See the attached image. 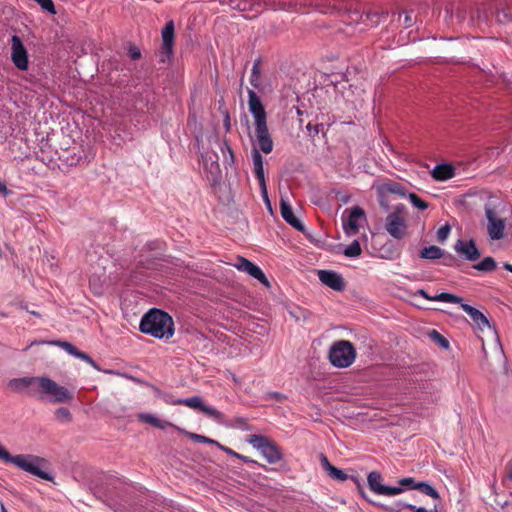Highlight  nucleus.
Returning <instances> with one entry per match:
<instances>
[{
    "instance_id": "nucleus-1",
    "label": "nucleus",
    "mask_w": 512,
    "mask_h": 512,
    "mask_svg": "<svg viewBox=\"0 0 512 512\" xmlns=\"http://www.w3.org/2000/svg\"><path fill=\"white\" fill-rule=\"evenodd\" d=\"M11 391L21 393L27 391L31 396L37 393L51 396L53 403H68L73 395L64 386L59 385L48 377H22L14 378L8 382Z\"/></svg>"
},
{
    "instance_id": "nucleus-2",
    "label": "nucleus",
    "mask_w": 512,
    "mask_h": 512,
    "mask_svg": "<svg viewBox=\"0 0 512 512\" xmlns=\"http://www.w3.org/2000/svg\"><path fill=\"white\" fill-rule=\"evenodd\" d=\"M0 460L4 463H11L17 468L28 472L40 479L53 481L54 477L46 470L50 462L43 457L34 454L11 455L5 447L0 444Z\"/></svg>"
},
{
    "instance_id": "nucleus-3",
    "label": "nucleus",
    "mask_w": 512,
    "mask_h": 512,
    "mask_svg": "<svg viewBox=\"0 0 512 512\" xmlns=\"http://www.w3.org/2000/svg\"><path fill=\"white\" fill-rule=\"evenodd\" d=\"M248 106L254 117L257 144L263 153L269 154L273 151L274 144L267 126V114L260 98L253 90L248 91Z\"/></svg>"
},
{
    "instance_id": "nucleus-4",
    "label": "nucleus",
    "mask_w": 512,
    "mask_h": 512,
    "mask_svg": "<svg viewBox=\"0 0 512 512\" xmlns=\"http://www.w3.org/2000/svg\"><path fill=\"white\" fill-rule=\"evenodd\" d=\"M139 329L152 337L169 340L174 335V322L168 313L153 308L143 315Z\"/></svg>"
},
{
    "instance_id": "nucleus-5",
    "label": "nucleus",
    "mask_w": 512,
    "mask_h": 512,
    "mask_svg": "<svg viewBox=\"0 0 512 512\" xmlns=\"http://www.w3.org/2000/svg\"><path fill=\"white\" fill-rule=\"evenodd\" d=\"M356 359V349L348 340H339L332 344L329 350L331 364L338 368H347Z\"/></svg>"
},
{
    "instance_id": "nucleus-6",
    "label": "nucleus",
    "mask_w": 512,
    "mask_h": 512,
    "mask_svg": "<svg viewBox=\"0 0 512 512\" xmlns=\"http://www.w3.org/2000/svg\"><path fill=\"white\" fill-rule=\"evenodd\" d=\"M246 441L257 449L269 464H276L283 459L280 447L267 436L250 434Z\"/></svg>"
},
{
    "instance_id": "nucleus-7",
    "label": "nucleus",
    "mask_w": 512,
    "mask_h": 512,
    "mask_svg": "<svg viewBox=\"0 0 512 512\" xmlns=\"http://www.w3.org/2000/svg\"><path fill=\"white\" fill-rule=\"evenodd\" d=\"M485 217L487 220L486 230L489 238L493 241L501 240L505 237L506 219L501 216L498 206L488 202L484 206Z\"/></svg>"
},
{
    "instance_id": "nucleus-8",
    "label": "nucleus",
    "mask_w": 512,
    "mask_h": 512,
    "mask_svg": "<svg viewBox=\"0 0 512 512\" xmlns=\"http://www.w3.org/2000/svg\"><path fill=\"white\" fill-rule=\"evenodd\" d=\"M403 209V205L397 206L393 212L388 214L385 221L386 231L398 240L404 238L407 230Z\"/></svg>"
},
{
    "instance_id": "nucleus-9",
    "label": "nucleus",
    "mask_w": 512,
    "mask_h": 512,
    "mask_svg": "<svg viewBox=\"0 0 512 512\" xmlns=\"http://www.w3.org/2000/svg\"><path fill=\"white\" fill-rule=\"evenodd\" d=\"M11 60L16 68L21 71L28 70L29 58L25 46L19 36L13 35L11 38Z\"/></svg>"
},
{
    "instance_id": "nucleus-10",
    "label": "nucleus",
    "mask_w": 512,
    "mask_h": 512,
    "mask_svg": "<svg viewBox=\"0 0 512 512\" xmlns=\"http://www.w3.org/2000/svg\"><path fill=\"white\" fill-rule=\"evenodd\" d=\"M308 0H264L262 8H269L272 10H285L291 12L306 13Z\"/></svg>"
},
{
    "instance_id": "nucleus-11",
    "label": "nucleus",
    "mask_w": 512,
    "mask_h": 512,
    "mask_svg": "<svg viewBox=\"0 0 512 512\" xmlns=\"http://www.w3.org/2000/svg\"><path fill=\"white\" fill-rule=\"evenodd\" d=\"M369 488L376 494L394 496L401 494L403 489L401 487H390L381 484L382 476L377 471H372L367 477Z\"/></svg>"
},
{
    "instance_id": "nucleus-12",
    "label": "nucleus",
    "mask_w": 512,
    "mask_h": 512,
    "mask_svg": "<svg viewBox=\"0 0 512 512\" xmlns=\"http://www.w3.org/2000/svg\"><path fill=\"white\" fill-rule=\"evenodd\" d=\"M234 266L239 271L245 272V273L249 274L250 276H252L253 278L257 279L263 285H265L267 287L270 286V283H269L267 277L265 276L264 272L261 270V268L259 266L255 265L254 263H252L251 261H249L248 259L239 256V257H237Z\"/></svg>"
},
{
    "instance_id": "nucleus-13",
    "label": "nucleus",
    "mask_w": 512,
    "mask_h": 512,
    "mask_svg": "<svg viewBox=\"0 0 512 512\" xmlns=\"http://www.w3.org/2000/svg\"><path fill=\"white\" fill-rule=\"evenodd\" d=\"M319 280L329 288L335 291H343L345 289V282L343 277L335 271L332 270H319L318 271Z\"/></svg>"
},
{
    "instance_id": "nucleus-14",
    "label": "nucleus",
    "mask_w": 512,
    "mask_h": 512,
    "mask_svg": "<svg viewBox=\"0 0 512 512\" xmlns=\"http://www.w3.org/2000/svg\"><path fill=\"white\" fill-rule=\"evenodd\" d=\"M162 53L168 58L173 54L175 26L173 20L168 21L161 31Z\"/></svg>"
},
{
    "instance_id": "nucleus-15",
    "label": "nucleus",
    "mask_w": 512,
    "mask_h": 512,
    "mask_svg": "<svg viewBox=\"0 0 512 512\" xmlns=\"http://www.w3.org/2000/svg\"><path fill=\"white\" fill-rule=\"evenodd\" d=\"M455 251L468 261H476L481 254L473 240H458L454 246Z\"/></svg>"
},
{
    "instance_id": "nucleus-16",
    "label": "nucleus",
    "mask_w": 512,
    "mask_h": 512,
    "mask_svg": "<svg viewBox=\"0 0 512 512\" xmlns=\"http://www.w3.org/2000/svg\"><path fill=\"white\" fill-rule=\"evenodd\" d=\"M260 152H262V151L260 150L259 147L253 148V150H252L254 174H255V177L257 178V180L259 181V184L263 190L264 197H265L266 201L269 202L267 192H266L263 157Z\"/></svg>"
},
{
    "instance_id": "nucleus-17",
    "label": "nucleus",
    "mask_w": 512,
    "mask_h": 512,
    "mask_svg": "<svg viewBox=\"0 0 512 512\" xmlns=\"http://www.w3.org/2000/svg\"><path fill=\"white\" fill-rule=\"evenodd\" d=\"M230 6L234 10L241 12H253L248 18L257 16L262 11L261 0H230Z\"/></svg>"
},
{
    "instance_id": "nucleus-18",
    "label": "nucleus",
    "mask_w": 512,
    "mask_h": 512,
    "mask_svg": "<svg viewBox=\"0 0 512 512\" xmlns=\"http://www.w3.org/2000/svg\"><path fill=\"white\" fill-rule=\"evenodd\" d=\"M280 212L282 218L291 225L294 229L297 231L303 232L304 231V225L302 222L294 215L291 205L281 198L280 201Z\"/></svg>"
},
{
    "instance_id": "nucleus-19",
    "label": "nucleus",
    "mask_w": 512,
    "mask_h": 512,
    "mask_svg": "<svg viewBox=\"0 0 512 512\" xmlns=\"http://www.w3.org/2000/svg\"><path fill=\"white\" fill-rule=\"evenodd\" d=\"M461 303V308L464 312H466L474 324L478 327L479 330L483 331L485 328H491L490 323L487 317L478 309L472 307L469 304Z\"/></svg>"
},
{
    "instance_id": "nucleus-20",
    "label": "nucleus",
    "mask_w": 512,
    "mask_h": 512,
    "mask_svg": "<svg viewBox=\"0 0 512 512\" xmlns=\"http://www.w3.org/2000/svg\"><path fill=\"white\" fill-rule=\"evenodd\" d=\"M365 215L364 210L358 206L352 208L347 221L344 222V230L348 234H356L359 231V220Z\"/></svg>"
},
{
    "instance_id": "nucleus-21",
    "label": "nucleus",
    "mask_w": 512,
    "mask_h": 512,
    "mask_svg": "<svg viewBox=\"0 0 512 512\" xmlns=\"http://www.w3.org/2000/svg\"><path fill=\"white\" fill-rule=\"evenodd\" d=\"M378 192L381 196H386L389 194H395L401 197L406 196V190L405 187L393 180H386L382 182L378 186Z\"/></svg>"
},
{
    "instance_id": "nucleus-22",
    "label": "nucleus",
    "mask_w": 512,
    "mask_h": 512,
    "mask_svg": "<svg viewBox=\"0 0 512 512\" xmlns=\"http://www.w3.org/2000/svg\"><path fill=\"white\" fill-rule=\"evenodd\" d=\"M320 461H321L322 468L327 472L329 477H331L332 479L341 481V482L347 480V478H348L347 474L343 470L338 469L337 467L333 466L324 454L320 455Z\"/></svg>"
},
{
    "instance_id": "nucleus-23",
    "label": "nucleus",
    "mask_w": 512,
    "mask_h": 512,
    "mask_svg": "<svg viewBox=\"0 0 512 512\" xmlns=\"http://www.w3.org/2000/svg\"><path fill=\"white\" fill-rule=\"evenodd\" d=\"M431 175L437 181H445L455 176V169L449 164H438L432 170Z\"/></svg>"
},
{
    "instance_id": "nucleus-24",
    "label": "nucleus",
    "mask_w": 512,
    "mask_h": 512,
    "mask_svg": "<svg viewBox=\"0 0 512 512\" xmlns=\"http://www.w3.org/2000/svg\"><path fill=\"white\" fill-rule=\"evenodd\" d=\"M418 294L429 301L448 302V303H460L462 298L447 292H442L435 296H430L425 290H418Z\"/></svg>"
},
{
    "instance_id": "nucleus-25",
    "label": "nucleus",
    "mask_w": 512,
    "mask_h": 512,
    "mask_svg": "<svg viewBox=\"0 0 512 512\" xmlns=\"http://www.w3.org/2000/svg\"><path fill=\"white\" fill-rule=\"evenodd\" d=\"M165 400L167 403H170L173 405H184V406H187L192 409H199L200 411H202V408L204 405L201 397H199V396H193V397L187 398V399H178L175 401H169L168 399H165Z\"/></svg>"
},
{
    "instance_id": "nucleus-26",
    "label": "nucleus",
    "mask_w": 512,
    "mask_h": 512,
    "mask_svg": "<svg viewBox=\"0 0 512 512\" xmlns=\"http://www.w3.org/2000/svg\"><path fill=\"white\" fill-rule=\"evenodd\" d=\"M443 255L444 251L435 245L424 247L419 253L420 258L429 260L439 259L443 257Z\"/></svg>"
},
{
    "instance_id": "nucleus-27",
    "label": "nucleus",
    "mask_w": 512,
    "mask_h": 512,
    "mask_svg": "<svg viewBox=\"0 0 512 512\" xmlns=\"http://www.w3.org/2000/svg\"><path fill=\"white\" fill-rule=\"evenodd\" d=\"M139 420L144 422V423L150 424V425H152L154 427L163 429V430L171 425L169 422L160 420L156 416H154L152 414H146V413L140 414L139 415Z\"/></svg>"
},
{
    "instance_id": "nucleus-28",
    "label": "nucleus",
    "mask_w": 512,
    "mask_h": 512,
    "mask_svg": "<svg viewBox=\"0 0 512 512\" xmlns=\"http://www.w3.org/2000/svg\"><path fill=\"white\" fill-rule=\"evenodd\" d=\"M496 267V261L490 256L485 257L481 262L473 265V268L481 272H491L494 271Z\"/></svg>"
},
{
    "instance_id": "nucleus-29",
    "label": "nucleus",
    "mask_w": 512,
    "mask_h": 512,
    "mask_svg": "<svg viewBox=\"0 0 512 512\" xmlns=\"http://www.w3.org/2000/svg\"><path fill=\"white\" fill-rule=\"evenodd\" d=\"M413 489H416V490L422 492L423 494L432 497L433 499L440 498V495L437 492V490L426 482H418L417 484H415L413 486Z\"/></svg>"
},
{
    "instance_id": "nucleus-30",
    "label": "nucleus",
    "mask_w": 512,
    "mask_h": 512,
    "mask_svg": "<svg viewBox=\"0 0 512 512\" xmlns=\"http://www.w3.org/2000/svg\"><path fill=\"white\" fill-rule=\"evenodd\" d=\"M429 337L433 342H435L443 349H448L450 346L449 341L435 329L429 332Z\"/></svg>"
},
{
    "instance_id": "nucleus-31",
    "label": "nucleus",
    "mask_w": 512,
    "mask_h": 512,
    "mask_svg": "<svg viewBox=\"0 0 512 512\" xmlns=\"http://www.w3.org/2000/svg\"><path fill=\"white\" fill-rule=\"evenodd\" d=\"M361 253H362L361 245L357 240H354L344 250V255L346 257H358L361 255Z\"/></svg>"
},
{
    "instance_id": "nucleus-32",
    "label": "nucleus",
    "mask_w": 512,
    "mask_h": 512,
    "mask_svg": "<svg viewBox=\"0 0 512 512\" xmlns=\"http://www.w3.org/2000/svg\"><path fill=\"white\" fill-rule=\"evenodd\" d=\"M55 418L63 423H68L72 420L71 412L66 407H60L55 411Z\"/></svg>"
},
{
    "instance_id": "nucleus-33",
    "label": "nucleus",
    "mask_w": 512,
    "mask_h": 512,
    "mask_svg": "<svg viewBox=\"0 0 512 512\" xmlns=\"http://www.w3.org/2000/svg\"><path fill=\"white\" fill-rule=\"evenodd\" d=\"M408 197L410 202L419 210H425L429 206V204L421 199L416 193H410Z\"/></svg>"
},
{
    "instance_id": "nucleus-34",
    "label": "nucleus",
    "mask_w": 512,
    "mask_h": 512,
    "mask_svg": "<svg viewBox=\"0 0 512 512\" xmlns=\"http://www.w3.org/2000/svg\"><path fill=\"white\" fill-rule=\"evenodd\" d=\"M51 344L61 347L67 353H69L70 355H73V356H75V354L78 350L74 345H72L70 342H67V341L56 340V341H52Z\"/></svg>"
},
{
    "instance_id": "nucleus-35",
    "label": "nucleus",
    "mask_w": 512,
    "mask_h": 512,
    "mask_svg": "<svg viewBox=\"0 0 512 512\" xmlns=\"http://www.w3.org/2000/svg\"><path fill=\"white\" fill-rule=\"evenodd\" d=\"M202 412L207 415L208 417H211L215 420H221L222 419V413L215 409L212 406L203 405Z\"/></svg>"
},
{
    "instance_id": "nucleus-36",
    "label": "nucleus",
    "mask_w": 512,
    "mask_h": 512,
    "mask_svg": "<svg viewBox=\"0 0 512 512\" xmlns=\"http://www.w3.org/2000/svg\"><path fill=\"white\" fill-rule=\"evenodd\" d=\"M37 2L44 11L50 14H56L55 5L52 0H34Z\"/></svg>"
},
{
    "instance_id": "nucleus-37",
    "label": "nucleus",
    "mask_w": 512,
    "mask_h": 512,
    "mask_svg": "<svg viewBox=\"0 0 512 512\" xmlns=\"http://www.w3.org/2000/svg\"><path fill=\"white\" fill-rule=\"evenodd\" d=\"M188 436L191 440L194 442H201V443H209V444H218L215 440H212L206 436L196 434V433H188Z\"/></svg>"
},
{
    "instance_id": "nucleus-38",
    "label": "nucleus",
    "mask_w": 512,
    "mask_h": 512,
    "mask_svg": "<svg viewBox=\"0 0 512 512\" xmlns=\"http://www.w3.org/2000/svg\"><path fill=\"white\" fill-rule=\"evenodd\" d=\"M450 231H451V228L449 225H444V226L440 227L437 231L438 241L444 242L448 238Z\"/></svg>"
},
{
    "instance_id": "nucleus-39",
    "label": "nucleus",
    "mask_w": 512,
    "mask_h": 512,
    "mask_svg": "<svg viewBox=\"0 0 512 512\" xmlns=\"http://www.w3.org/2000/svg\"><path fill=\"white\" fill-rule=\"evenodd\" d=\"M408 504L402 502H396L391 506H384V510L386 512H402L404 509H407Z\"/></svg>"
},
{
    "instance_id": "nucleus-40",
    "label": "nucleus",
    "mask_w": 512,
    "mask_h": 512,
    "mask_svg": "<svg viewBox=\"0 0 512 512\" xmlns=\"http://www.w3.org/2000/svg\"><path fill=\"white\" fill-rule=\"evenodd\" d=\"M129 57L132 60H138L141 58V51L136 45H130L128 49Z\"/></svg>"
},
{
    "instance_id": "nucleus-41",
    "label": "nucleus",
    "mask_w": 512,
    "mask_h": 512,
    "mask_svg": "<svg viewBox=\"0 0 512 512\" xmlns=\"http://www.w3.org/2000/svg\"><path fill=\"white\" fill-rule=\"evenodd\" d=\"M75 357L86 361L87 363L91 364L92 366H95V362L91 359V357L88 354H86L84 352L77 350Z\"/></svg>"
},
{
    "instance_id": "nucleus-42",
    "label": "nucleus",
    "mask_w": 512,
    "mask_h": 512,
    "mask_svg": "<svg viewBox=\"0 0 512 512\" xmlns=\"http://www.w3.org/2000/svg\"><path fill=\"white\" fill-rule=\"evenodd\" d=\"M406 507L408 510H410L412 512H438V510L436 509V506L434 507V509H431V510H427L424 507H417L415 505H407Z\"/></svg>"
},
{
    "instance_id": "nucleus-43",
    "label": "nucleus",
    "mask_w": 512,
    "mask_h": 512,
    "mask_svg": "<svg viewBox=\"0 0 512 512\" xmlns=\"http://www.w3.org/2000/svg\"><path fill=\"white\" fill-rule=\"evenodd\" d=\"M399 483H400V485H401V486L409 487V488H412V489H413V486H414L415 484H417V483L415 482V480H414L413 478H411V477L403 478V479H401V480L399 481Z\"/></svg>"
},
{
    "instance_id": "nucleus-44",
    "label": "nucleus",
    "mask_w": 512,
    "mask_h": 512,
    "mask_svg": "<svg viewBox=\"0 0 512 512\" xmlns=\"http://www.w3.org/2000/svg\"><path fill=\"white\" fill-rule=\"evenodd\" d=\"M259 63H260V61H259V60L255 61V62H254V64H253V67H252V78H251V83H252L254 86H256V85L254 84V78H257V77H258V75H259V72H260V71H259Z\"/></svg>"
},
{
    "instance_id": "nucleus-45",
    "label": "nucleus",
    "mask_w": 512,
    "mask_h": 512,
    "mask_svg": "<svg viewBox=\"0 0 512 512\" xmlns=\"http://www.w3.org/2000/svg\"><path fill=\"white\" fill-rule=\"evenodd\" d=\"M237 458H238V459H240V460H242V461H243V462H245V463H251V464H254V465L260 466V467H262V468H265V466H264V465H262V464L258 463L256 460H253V459H251V458H249V457H247V456H244V455L239 454V455H237Z\"/></svg>"
},
{
    "instance_id": "nucleus-46",
    "label": "nucleus",
    "mask_w": 512,
    "mask_h": 512,
    "mask_svg": "<svg viewBox=\"0 0 512 512\" xmlns=\"http://www.w3.org/2000/svg\"><path fill=\"white\" fill-rule=\"evenodd\" d=\"M306 129L308 130L311 136H315L319 133V126L313 125L312 123H308Z\"/></svg>"
},
{
    "instance_id": "nucleus-47",
    "label": "nucleus",
    "mask_w": 512,
    "mask_h": 512,
    "mask_svg": "<svg viewBox=\"0 0 512 512\" xmlns=\"http://www.w3.org/2000/svg\"><path fill=\"white\" fill-rule=\"evenodd\" d=\"M11 194V191L7 188L4 182L0 180V195L6 197Z\"/></svg>"
},
{
    "instance_id": "nucleus-48",
    "label": "nucleus",
    "mask_w": 512,
    "mask_h": 512,
    "mask_svg": "<svg viewBox=\"0 0 512 512\" xmlns=\"http://www.w3.org/2000/svg\"><path fill=\"white\" fill-rule=\"evenodd\" d=\"M269 396L277 401H283L286 398L285 395L279 392H271L269 393Z\"/></svg>"
},
{
    "instance_id": "nucleus-49",
    "label": "nucleus",
    "mask_w": 512,
    "mask_h": 512,
    "mask_svg": "<svg viewBox=\"0 0 512 512\" xmlns=\"http://www.w3.org/2000/svg\"><path fill=\"white\" fill-rule=\"evenodd\" d=\"M385 16H386V14H384V13H382L381 15L379 13H373V14L368 13L366 15L367 19H370V20L372 19V17H377V20L375 21L376 24H378L380 22L381 17H385Z\"/></svg>"
},
{
    "instance_id": "nucleus-50",
    "label": "nucleus",
    "mask_w": 512,
    "mask_h": 512,
    "mask_svg": "<svg viewBox=\"0 0 512 512\" xmlns=\"http://www.w3.org/2000/svg\"><path fill=\"white\" fill-rule=\"evenodd\" d=\"M506 469H507V479L509 480H512V460H510L507 465H506Z\"/></svg>"
},
{
    "instance_id": "nucleus-51",
    "label": "nucleus",
    "mask_w": 512,
    "mask_h": 512,
    "mask_svg": "<svg viewBox=\"0 0 512 512\" xmlns=\"http://www.w3.org/2000/svg\"><path fill=\"white\" fill-rule=\"evenodd\" d=\"M222 449L228 454V455H231L233 457H236L237 458V455H239V453L235 452L234 450L230 449V448H224L222 447Z\"/></svg>"
},
{
    "instance_id": "nucleus-52",
    "label": "nucleus",
    "mask_w": 512,
    "mask_h": 512,
    "mask_svg": "<svg viewBox=\"0 0 512 512\" xmlns=\"http://www.w3.org/2000/svg\"><path fill=\"white\" fill-rule=\"evenodd\" d=\"M404 23H405L406 27L411 26V24H412V18H411V16H410V15H408V14H407V15L405 16Z\"/></svg>"
},
{
    "instance_id": "nucleus-53",
    "label": "nucleus",
    "mask_w": 512,
    "mask_h": 512,
    "mask_svg": "<svg viewBox=\"0 0 512 512\" xmlns=\"http://www.w3.org/2000/svg\"><path fill=\"white\" fill-rule=\"evenodd\" d=\"M454 260H455L454 257L450 255L449 257L445 258L444 264L445 265H451V262L454 261Z\"/></svg>"
},
{
    "instance_id": "nucleus-54",
    "label": "nucleus",
    "mask_w": 512,
    "mask_h": 512,
    "mask_svg": "<svg viewBox=\"0 0 512 512\" xmlns=\"http://www.w3.org/2000/svg\"><path fill=\"white\" fill-rule=\"evenodd\" d=\"M507 271L512 272V264L505 263L503 266Z\"/></svg>"
},
{
    "instance_id": "nucleus-55",
    "label": "nucleus",
    "mask_w": 512,
    "mask_h": 512,
    "mask_svg": "<svg viewBox=\"0 0 512 512\" xmlns=\"http://www.w3.org/2000/svg\"><path fill=\"white\" fill-rule=\"evenodd\" d=\"M227 149H228L229 153L231 154V156H233L232 149L229 146H227Z\"/></svg>"
},
{
    "instance_id": "nucleus-56",
    "label": "nucleus",
    "mask_w": 512,
    "mask_h": 512,
    "mask_svg": "<svg viewBox=\"0 0 512 512\" xmlns=\"http://www.w3.org/2000/svg\"><path fill=\"white\" fill-rule=\"evenodd\" d=\"M377 20V17H372L371 21L375 23V21Z\"/></svg>"
},
{
    "instance_id": "nucleus-57",
    "label": "nucleus",
    "mask_w": 512,
    "mask_h": 512,
    "mask_svg": "<svg viewBox=\"0 0 512 512\" xmlns=\"http://www.w3.org/2000/svg\"><path fill=\"white\" fill-rule=\"evenodd\" d=\"M1 509H2V512H6V510H5L4 506H3V504H1Z\"/></svg>"
}]
</instances>
